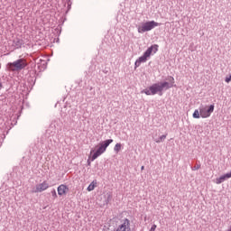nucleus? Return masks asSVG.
Listing matches in <instances>:
<instances>
[{
  "label": "nucleus",
  "mask_w": 231,
  "mask_h": 231,
  "mask_svg": "<svg viewBox=\"0 0 231 231\" xmlns=\"http://www.w3.org/2000/svg\"><path fill=\"white\" fill-rule=\"evenodd\" d=\"M111 143H113V139H108L97 145V151L92 149L90 151V155L92 154L91 162H95L98 156H102V154H104L105 151H106L107 147H109Z\"/></svg>",
  "instance_id": "1"
},
{
  "label": "nucleus",
  "mask_w": 231,
  "mask_h": 231,
  "mask_svg": "<svg viewBox=\"0 0 231 231\" xmlns=\"http://www.w3.org/2000/svg\"><path fill=\"white\" fill-rule=\"evenodd\" d=\"M28 66V61L25 59H19L14 62H9L6 65L8 71H21Z\"/></svg>",
  "instance_id": "2"
},
{
  "label": "nucleus",
  "mask_w": 231,
  "mask_h": 231,
  "mask_svg": "<svg viewBox=\"0 0 231 231\" xmlns=\"http://www.w3.org/2000/svg\"><path fill=\"white\" fill-rule=\"evenodd\" d=\"M160 26V23L154 21H150L143 23L138 27V33H145V32H151V30Z\"/></svg>",
  "instance_id": "3"
},
{
  "label": "nucleus",
  "mask_w": 231,
  "mask_h": 231,
  "mask_svg": "<svg viewBox=\"0 0 231 231\" xmlns=\"http://www.w3.org/2000/svg\"><path fill=\"white\" fill-rule=\"evenodd\" d=\"M162 87L160 85V83H155L153 85H152L151 87H149V88H145L142 91V93H144V95H156L157 93H161L160 95H162Z\"/></svg>",
  "instance_id": "4"
},
{
  "label": "nucleus",
  "mask_w": 231,
  "mask_h": 231,
  "mask_svg": "<svg viewBox=\"0 0 231 231\" xmlns=\"http://www.w3.org/2000/svg\"><path fill=\"white\" fill-rule=\"evenodd\" d=\"M214 105L201 106L199 108V115L201 118H208L210 117V115L214 113Z\"/></svg>",
  "instance_id": "5"
},
{
  "label": "nucleus",
  "mask_w": 231,
  "mask_h": 231,
  "mask_svg": "<svg viewBox=\"0 0 231 231\" xmlns=\"http://www.w3.org/2000/svg\"><path fill=\"white\" fill-rule=\"evenodd\" d=\"M50 187V182L48 180H43L42 183L37 184L32 189L33 194H37L39 192H44V190H48Z\"/></svg>",
  "instance_id": "6"
},
{
  "label": "nucleus",
  "mask_w": 231,
  "mask_h": 231,
  "mask_svg": "<svg viewBox=\"0 0 231 231\" xmlns=\"http://www.w3.org/2000/svg\"><path fill=\"white\" fill-rule=\"evenodd\" d=\"M114 231H131V222L127 218L123 220L122 224Z\"/></svg>",
  "instance_id": "7"
},
{
  "label": "nucleus",
  "mask_w": 231,
  "mask_h": 231,
  "mask_svg": "<svg viewBox=\"0 0 231 231\" xmlns=\"http://www.w3.org/2000/svg\"><path fill=\"white\" fill-rule=\"evenodd\" d=\"M149 57H151V51H146L143 56H141L138 60H136L135 68H139L142 62H147V59H149Z\"/></svg>",
  "instance_id": "8"
},
{
  "label": "nucleus",
  "mask_w": 231,
  "mask_h": 231,
  "mask_svg": "<svg viewBox=\"0 0 231 231\" xmlns=\"http://www.w3.org/2000/svg\"><path fill=\"white\" fill-rule=\"evenodd\" d=\"M169 80L171 83L169 82H162V83H159V85L161 86V89L162 91H163V89H169L170 88H174V78L173 77H170Z\"/></svg>",
  "instance_id": "9"
},
{
  "label": "nucleus",
  "mask_w": 231,
  "mask_h": 231,
  "mask_svg": "<svg viewBox=\"0 0 231 231\" xmlns=\"http://www.w3.org/2000/svg\"><path fill=\"white\" fill-rule=\"evenodd\" d=\"M69 192V188L68 186L61 184L58 187V194L59 196H66Z\"/></svg>",
  "instance_id": "10"
},
{
  "label": "nucleus",
  "mask_w": 231,
  "mask_h": 231,
  "mask_svg": "<svg viewBox=\"0 0 231 231\" xmlns=\"http://www.w3.org/2000/svg\"><path fill=\"white\" fill-rule=\"evenodd\" d=\"M226 180H229L226 173L220 176L219 178H217L216 180H215V183L217 185H221V183H223V181H226Z\"/></svg>",
  "instance_id": "11"
},
{
  "label": "nucleus",
  "mask_w": 231,
  "mask_h": 231,
  "mask_svg": "<svg viewBox=\"0 0 231 231\" xmlns=\"http://www.w3.org/2000/svg\"><path fill=\"white\" fill-rule=\"evenodd\" d=\"M13 46H14L16 49L21 48V46H23V40L20 38H14L13 41Z\"/></svg>",
  "instance_id": "12"
},
{
  "label": "nucleus",
  "mask_w": 231,
  "mask_h": 231,
  "mask_svg": "<svg viewBox=\"0 0 231 231\" xmlns=\"http://www.w3.org/2000/svg\"><path fill=\"white\" fill-rule=\"evenodd\" d=\"M158 44H153L151 47H149L146 51H150V56L152 55V53H156L158 51Z\"/></svg>",
  "instance_id": "13"
},
{
  "label": "nucleus",
  "mask_w": 231,
  "mask_h": 231,
  "mask_svg": "<svg viewBox=\"0 0 231 231\" xmlns=\"http://www.w3.org/2000/svg\"><path fill=\"white\" fill-rule=\"evenodd\" d=\"M97 189V180H93L87 188L88 192H91Z\"/></svg>",
  "instance_id": "14"
},
{
  "label": "nucleus",
  "mask_w": 231,
  "mask_h": 231,
  "mask_svg": "<svg viewBox=\"0 0 231 231\" xmlns=\"http://www.w3.org/2000/svg\"><path fill=\"white\" fill-rule=\"evenodd\" d=\"M122 150V143H116L114 147V151L116 152H120V151Z\"/></svg>",
  "instance_id": "15"
},
{
  "label": "nucleus",
  "mask_w": 231,
  "mask_h": 231,
  "mask_svg": "<svg viewBox=\"0 0 231 231\" xmlns=\"http://www.w3.org/2000/svg\"><path fill=\"white\" fill-rule=\"evenodd\" d=\"M193 118H201V114H199V110L196 109L193 113Z\"/></svg>",
  "instance_id": "16"
},
{
  "label": "nucleus",
  "mask_w": 231,
  "mask_h": 231,
  "mask_svg": "<svg viewBox=\"0 0 231 231\" xmlns=\"http://www.w3.org/2000/svg\"><path fill=\"white\" fill-rule=\"evenodd\" d=\"M167 138V135H162L158 140H156V143H160V142H163Z\"/></svg>",
  "instance_id": "17"
},
{
  "label": "nucleus",
  "mask_w": 231,
  "mask_h": 231,
  "mask_svg": "<svg viewBox=\"0 0 231 231\" xmlns=\"http://www.w3.org/2000/svg\"><path fill=\"white\" fill-rule=\"evenodd\" d=\"M226 82L228 84L229 82H231V74L229 78H226Z\"/></svg>",
  "instance_id": "18"
},
{
  "label": "nucleus",
  "mask_w": 231,
  "mask_h": 231,
  "mask_svg": "<svg viewBox=\"0 0 231 231\" xmlns=\"http://www.w3.org/2000/svg\"><path fill=\"white\" fill-rule=\"evenodd\" d=\"M91 156H92V155H90V156L88 157V165H91V162H93V161H91Z\"/></svg>",
  "instance_id": "19"
},
{
  "label": "nucleus",
  "mask_w": 231,
  "mask_h": 231,
  "mask_svg": "<svg viewBox=\"0 0 231 231\" xmlns=\"http://www.w3.org/2000/svg\"><path fill=\"white\" fill-rule=\"evenodd\" d=\"M156 225H153L152 227H151V229H150V231H155L156 230Z\"/></svg>",
  "instance_id": "20"
},
{
  "label": "nucleus",
  "mask_w": 231,
  "mask_h": 231,
  "mask_svg": "<svg viewBox=\"0 0 231 231\" xmlns=\"http://www.w3.org/2000/svg\"><path fill=\"white\" fill-rule=\"evenodd\" d=\"M199 169H201V165L194 166V170H195V171H198Z\"/></svg>",
  "instance_id": "21"
},
{
  "label": "nucleus",
  "mask_w": 231,
  "mask_h": 231,
  "mask_svg": "<svg viewBox=\"0 0 231 231\" xmlns=\"http://www.w3.org/2000/svg\"><path fill=\"white\" fill-rule=\"evenodd\" d=\"M53 195L57 198V191L53 190Z\"/></svg>",
  "instance_id": "22"
},
{
  "label": "nucleus",
  "mask_w": 231,
  "mask_h": 231,
  "mask_svg": "<svg viewBox=\"0 0 231 231\" xmlns=\"http://www.w3.org/2000/svg\"><path fill=\"white\" fill-rule=\"evenodd\" d=\"M144 169H145V167H144V166H142V167H141V170H142V171H143Z\"/></svg>",
  "instance_id": "23"
}]
</instances>
